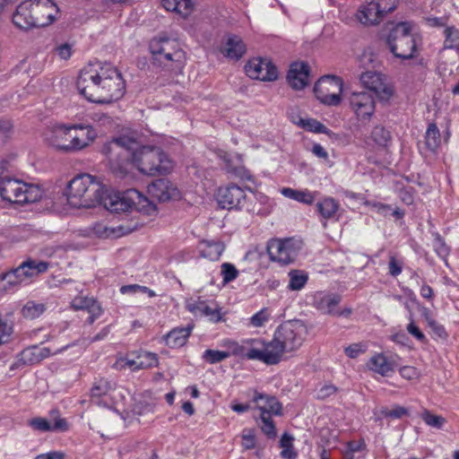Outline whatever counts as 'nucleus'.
Returning a JSON list of instances; mask_svg holds the SVG:
<instances>
[{
  "label": "nucleus",
  "instance_id": "f257e3e1",
  "mask_svg": "<svg viewBox=\"0 0 459 459\" xmlns=\"http://www.w3.org/2000/svg\"><path fill=\"white\" fill-rule=\"evenodd\" d=\"M102 152L108 159L111 172L121 179H133L131 167L148 176L167 174L174 168V162L159 147H138L134 139L126 135L104 144Z\"/></svg>",
  "mask_w": 459,
  "mask_h": 459
},
{
  "label": "nucleus",
  "instance_id": "f03ea898",
  "mask_svg": "<svg viewBox=\"0 0 459 459\" xmlns=\"http://www.w3.org/2000/svg\"><path fill=\"white\" fill-rule=\"evenodd\" d=\"M81 95L91 102L108 104L120 100L126 92L122 74L108 63H90L84 66L77 79Z\"/></svg>",
  "mask_w": 459,
  "mask_h": 459
},
{
  "label": "nucleus",
  "instance_id": "7ed1b4c3",
  "mask_svg": "<svg viewBox=\"0 0 459 459\" xmlns=\"http://www.w3.org/2000/svg\"><path fill=\"white\" fill-rule=\"evenodd\" d=\"M45 142L64 152H76L89 147L97 138L95 128L82 124H55L44 132Z\"/></svg>",
  "mask_w": 459,
  "mask_h": 459
},
{
  "label": "nucleus",
  "instance_id": "20e7f679",
  "mask_svg": "<svg viewBox=\"0 0 459 459\" xmlns=\"http://www.w3.org/2000/svg\"><path fill=\"white\" fill-rule=\"evenodd\" d=\"M59 15V7L53 0H24L16 7L12 22L15 27L28 30L49 26Z\"/></svg>",
  "mask_w": 459,
  "mask_h": 459
},
{
  "label": "nucleus",
  "instance_id": "39448f33",
  "mask_svg": "<svg viewBox=\"0 0 459 459\" xmlns=\"http://www.w3.org/2000/svg\"><path fill=\"white\" fill-rule=\"evenodd\" d=\"M99 204H102L108 211L117 213L132 209L147 216H156L158 213L156 204L134 188L119 193L108 191L104 186Z\"/></svg>",
  "mask_w": 459,
  "mask_h": 459
},
{
  "label": "nucleus",
  "instance_id": "423d86ee",
  "mask_svg": "<svg viewBox=\"0 0 459 459\" xmlns=\"http://www.w3.org/2000/svg\"><path fill=\"white\" fill-rule=\"evenodd\" d=\"M104 185L94 176L80 174L71 179L65 190L70 206L91 208L99 204Z\"/></svg>",
  "mask_w": 459,
  "mask_h": 459
},
{
  "label": "nucleus",
  "instance_id": "0eeeda50",
  "mask_svg": "<svg viewBox=\"0 0 459 459\" xmlns=\"http://www.w3.org/2000/svg\"><path fill=\"white\" fill-rule=\"evenodd\" d=\"M387 44L394 56L404 60L412 59L420 54L422 39L415 23L401 22L390 30Z\"/></svg>",
  "mask_w": 459,
  "mask_h": 459
},
{
  "label": "nucleus",
  "instance_id": "6e6552de",
  "mask_svg": "<svg viewBox=\"0 0 459 459\" xmlns=\"http://www.w3.org/2000/svg\"><path fill=\"white\" fill-rule=\"evenodd\" d=\"M149 49L154 60L160 65L171 70H181L186 63V54L179 42L166 35L152 39Z\"/></svg>",
  "mask_w": 459,
  "mask_h": 459
},
{
  "label": "nucleus",
  "instance_id": "1a4fd4ad",
  "mask_svg": "<svg viewBox=\"0 0 459 459\" xmlns=\"http://www.w3.org/2000/svg\"><path fill=\"white\" fill-rule=\"evenodd\" d=\"M49 264L29 258L18 267L13 269L1 277L3 287L5 290L16 289L31 283L39 274L48 271Z\"/></svg>",
  "mask_w": 459,
  "mask_h": 459
},
{
  "label": "nucleus",
  "instance_id": "9d476101",
  "mask_svg": "<svg viewBox=\"0 0 459 459\" xmlns=\"http://www.w3.org/2000/svg\"><path fill=\"white\" fill-rule=\"evenodd\" d=\"M43 195L42 189L33 184H27L22 180L4 178L0 181V195L10 203L29 204L39 201Z\"/></svg>",
  "mask_w": 459,
  "mask_h": 459
},
{
  "label": "nucleus",
  "instance_id": "9b49d317",
  "mask_svg": "<svg viewBox=\"0 0 459 459\" xmlns=\"http://www.w3.org/2000/svg\"><path fill=\"white\" fill-rule=\"evenodd\" d=\"M124 398L122 392L117 389V384L108 378L96 379L91 388V399L100 407L115 409Z\"/></svg>",
  "mask_w": 459,
  "mask_h": 459
},
{
  "label": "nucleus",
  "instance_id": "f8f14e48",
  "mask_svg": "<svg viewBox=\"0 0 459 459\" xmlns=\"http://www.w3.org/2000/svg\"><path fill=\"white\" fill-rule=\"evenodd\" d=\"M343 82L334 75H325L321 77L314 86L316 98L320 103L337 107L342 101Z\"/></svg>",
  "mask_w": 459,
  "mask_h": 459
},
{
  "label": "nucleus",
  "instance_id": "ddd939ff",
  "mask_svg": "<svg viewBox=\"0 0 459 459\" xmlns=\"http://www.w3.org/2000/svg\"><path fill=\"white\" fill-rule=\"evenodd\" d=\"M307 334L306 325L300 321H288L281 325L274 333L285 352L298 350Z\"/></svg>",
  "mask_w": 459,
  "mask_h": 459
},
{
  "label": "nucleus",
  "instance_id": "4468645a",
  "mask_svg": "<svg viewBox=\"0 0 459 459\" xmlns=\"http://www.w3.org/2000/svg\"><path fill=\"white\" fill-rule=\"evenodd\" d=\"M302 248V242L294 238L272 239L267 244V253L272 262L281 265L292 264Z\"/></svg>",
  "mask_w": 459,
  "mask_h": 459
},
{
  "label": "nucleus",
  "instance_id": "2eb2a0df",
  "mask_svg": "<svg viewBox=\"0 0 459 459\" xmlns=\"http://www.w3.org/2000/svg\"><path fill=\"white\" fill-rule=\"evenodd\" d=\"M359 82L365 89L374 92L380 101H388L394 96V85L380 72L368 70L359 75Z\"/></svg>",
  "mask_w": 459,
  "mask_h": 459
},
{
  "label": "nucleus",
  "instance_id": "dca6fc26",
  "mask_svg": "<svg viewBox=\"0 0 459 459\" xmlns=\"http://www.w3.org/2000/svg\"><path fill=\"white\" fill-rule=\"evenodd\" d=\"M395 6L396 0H367L366 4L358 11L356 18L364 25L377 24Z\"/></svg>",
  "mask_w": 459,
  "mask_h": 459
},
{
  "label": "nucleus",
  "instance_id": "f3484780",
  "mask_svg": "<svg viewBox=\"0 0 459 459\" xmlns=\"http://www.w3.org/2000/svg\"><path fill=\"white\" fill-rule=\"evenodd\" d=\"M247 75L254 80L273 82L278 78V69L267 57L255 56L248 60L245 65Z\"/></svg>",
  "mask_w": 459,
  "mask_h": 459
},
{
  "label": "nucleus",
  "instance_id": "a211bd4d",
  "mask_svg": "<svg viewBox=\"0 0 459 459\" xmlns=\"http://www.w3.org/2000/svg\"><path fill=\"white\" fill-rule=\"evenodd\" d=\"M348 100L351 111L359 121L368 122L374 116L376 101L368 92L354 91L350 95Z\"/></svg>",
  "mask_w": 459,
  "mask_h": 459
},
{
  "label": "nucleus",
  "instance_id": "6ab92c4d",
  "mask_svg": "<svg viewBox=\"0 0 459 459\" xmlns=\"http://www.w3.org/2000/svg\"><path fill=\"white\" fill-rule=\"evenodd\" d=\"M253 351L255 353V360H259L268 365L277 364L285 353L280 342H277L275 335L268 342L256 339Z\"/></svg>",
  "mask_w": 459,
  "mask_h": 459
},
{
  "label": "nucleus",
  "instance_id": "aec40b11",
  "mask_svg": "<svg viewBox=\"0 0 459 459\" xmlns=\"http://www.w3.org/2000/svg\"><path fill=\"white\" fill-rule=\"evenodd\" d=\"M186 307L196 317H205L214 323L221 319V308L213 301L202 300L200 298H191L186 300Z\"/></svg>",
  "mask_w": 459,
  "mask_h": 459
},
{
  "label": "nucleus",
  "instance_id": "412c9836",
  "mask_svg": "<svg viewBox=\"0 0 459 459\" xmlns=\"http://www.w3.org/2000/svg\"><path fill=\"white\" fill-rule=\"evenodd\" d=\"M147 192L152 198L160 202L177 200L181 196L178 188L169 179L160 178L148 186Z\"/></svg>",
  "mask_w": 459,
  "mask_h": 459
},
{
  "label": "nucleus",
  "instance_id": "4be33fe9",
  "mask_svg": "<svg viewBox=\"0 0 459 459\" xmlns=\"http://www.w3.org/2000/svg\"><path fill=\"white\" fill-rule=\"evenodd\" d=\"M50 415L53 419V422H50L48 420L41 417H36L31 419L29 421V426L31 427L34 430L39 432H48V431H67L69 429V425L65 419L61 418L58 414V411H52Z\"/></svg>",
  "mask_w": 459,
  "mask_h": 459
},
{
  "label": "nucleus",
  "instance_id": "5701e85b",
  "mask_svg": "<svg viewBox=\"0 0 459 459\" xmlns=\"http://www.w3.org/2000/svg\"><path fill=\"white\" fill-rule=\"evenodd\" d=\"M287 80L294 90L304 89L309 83L308 66L303 62L293 63L288 72Z\"/></svg>",
  "mask_w": 459,
  "mask_h": 459
},
{
  "label": "nucleus",
  "instance_id": "b1692460",
  "mask_svg": "<svg viewBox=\"0 0 459 459\" xmlns=\"http://www.w3.org/2000/svg\"><path fill=\"white\" fill-rule=\"evenodd\" d=\"M341 297L337 294L316 292L314 296V306L322 313L328 315H343L337 308Z\"/></svg>",
  "mask_w": 459,
  "mask_h": 459
},
{
  "label": "nucleus",
  "instance_id": "393cba45",
  "mask_svg": "<svg viewBox=\"0 0 459 459\" xmlns=\"http://www.w3.org/2000/svg\"><path fill=\"white\" fill-rule=\"evenodd\" d=\"M255 408L260 411V417L281 415V404L273 396L255 394L254 396Z\"/></svg>",
  "mask_w": 459,
  "mask_h": 459
},
{
  "label": "nucleus",
  "instance_id": "a878e982",
  "mask_svg": "<svg viewBox=\"0 0 459 459\" xmlns=\"http://www.w3.org/2000/svg\"><path fill=\"white\" fill-rule=\"evenodd\" d=\"M451 133L446 126L441 135L437 125L432 123L427 128L425 134V145L430 152H436L441 146L442 142L447 143L450 138Z\"/></svg>",
  "mask_w": 459,
  "mask_h": 459
},
{
  "label": "nucleus",
  "instance_id": "bb28decb",
  "mask_svg": "<svg viewBox=\"0 0 459 459\" xmlns=\"http://www.w3.org/2000/svg\"><path fill=\"white\" fill-rule=\"evenodd\" d=\"M369 370L374 371L383 377L389 376L394 372V363L389 360L383 353H375L367 363Z\"/></svg>",
  "mask_w": 459,
  "mask_h": 459
},
{
  "label": "nucleus",
  "instance_id": "cd10ccee",
  "mask_svg": "<svg viewBox=\"0 0 459 459\" xmlns=\"http://www.w3.org/2000/svg\"><path fill=\"white\" fill-rule=\"evenodd\" d=\"M197 248L201 256L214 261L220 258L225 246L219 241L202 240Z\"/></svg>",
  "mask_w": 459,
  "mask_h": 459
},
{
  "label": "nucleus",
  "instance_id": "c85d7f7f",
  "mask_svg": "<svg viewBox=\"0 0 459 459\" xmlns=\"http://www.w3.org/2000/svg\"><path fill=\"white\" fill-rule=\"evenodd\" d=\"M193 330L192 325L178 327L171 330L165 338L166 344L170 348L182 347Z\"/></svg>",
  "mask_w": 459,
  "mask_h": 459
},
{
  "label": "nucleus",
  "instance_id": "c756f323",
  "mask_svg": "<svg viewBox=\"0 0 459 459\" xmlns=\"http://www.w3.org/2000/svg\"><path fill=\"white\" fill-rule=\"evenodd\" d=\"M162 6L169 12L178 13L182 17H187L194 10L193 0H160Z\"/></svg>",
  "mask_w": 459,
  "mask_h": 459
},
{
  "label": "nucleus",
  "instance_id": "7c9ffc66",
  "mask_svg": "<svg viewBox=\"0 0 459 459\" xmlns=\"http://www.w3.org/2000/svg\"><path fill=\"white\" fill-rule=\"evenodd\" d=\"M316 208L324 219H333L340 210V204L334 198L325 196L317 202Z\"/></svg>",
  "mask_w": 459,
  "mask_h": 459
},
{
  "label": "nucleus",
  "instance_id": "2f4dec72",
  "mask_svg": "<svg viewBox=\"0 0 459 459\" xmlns=\"http://www.w3.org/2000/svg\"><path fill=\"white\" fill-rule=\"evenodd\" d=\"M280 192L286 198L292 199L305 204H312L316 199L315 193L308 189L297 190L290 187H282Z\"/></svg>",
  "mask_w": 459,
  "mask_h": 459
},
{
  "label": "nucleus",
  "instance_id": "473e14b6",
  "mask_svg": "<svg viewBox=\"0 0 459 459\" xmlns=\"http://www.w3.org/2000/svg\"><path fill=\"white\" fill-rule=\"evenodd\" d=\"M255 340L256 339H248L241 341L240 342H231V354L255 360V353L253 350H255Z\"/></svg>",
  "mask_w": 459,
  "mask_h": 459
},
{
  "label": "nucleus",
  "instance_id": "72a5a7b5",
  "mask_svg": "<svg viewBox=\"0 0 459 459\" xmlns=\"http://www.w3.org/2000/svg\"><path fill=\"white\" fill-rule=\"evenodd\" d=\"M21 355L24 363L34 364L48 357L50 355V351L48 348L34 346L25 349Z\"/></svg>",
  "mask_w": 459,
  "mask_h": 459
},
{
  "label": "nucleus",
  "instance_id": "f704fd0d",
  "mask_svg": "<svg viewBox=\"0 0 459 459\" xmlns=\"http://www.w3.org/2000/svg\"><path fill=\"white\" fill-rule=\"evenodd\" d=\"M136 357L140 369L153 368L158 366L159 359L158 355L154 352H151L144 350L132 351V356Z\"/></svg>",
  "mask_w": 459,
  "mask_h": 459
},
{
  "label": "nucleus",
  "instance_id": "c9c22d12",
  "mask_svg": "<svg viewBox=\"0 0 459 459\" xmlns=\"http://www.w3.org/2000/svg\"><path fill=\"white\" fill-rule=\"evenodd\" d=\"M288 275L290 278L288 288L291 290H302L308 281L307 273L300 270H290Z\"/></svg>",
  "mask_w": 459,
  "mask_h": 459
},
{
  "label": "nucleus",
  "instance_id": "e433bc0d",
  "mask_svg": "<svg viewBox=\"0 0 459 459\" xmlns=\"http://www.w3.org/2000/svg\"><path fill=\"white\" fill-rule=\"evenodd\" d=\"M117 370L130 369L131 371L140 370L139 362L134 356H132V351L128 352L125 357H119L113 366Z\"/></svg>",
  "mask_w": 459,
  "mask_h": 459
},
{
  "label": "nucleus",
  "instance_id": "4c0bfd02",
  "mask_svg": "<svg viewBox=\"0 0 459 459\" xmlns=\"http://www.w3.org/2000/svg\"><path fill=\"white\" fill-rule=\"evenodd\" d=\"M46 310L43 303L35 302L33 300L27 301L22 308V315L28 319H34L41 316Z\"/></svg>",
  "mask_w": 459,
  "mask_h": 459
},
{
  "label": "nucleus",
  "instance_id": "58836bf2",
  "mask_svg": "<svg viewBox=\"0 0 459 459\" xmlns=\"http://www.w3.org/2000/svg\"><path fill=\"white\" fill-rule=\"evenodd\" d=\"M120 292L124 295H147L150 298L156 296L154 290L138 284L124 285L120 288Z\"/></svg>",
  "mask_w": 459,
  "mask_h": 459
},
{
  "label": "nucleus",
  "instance_id": "ea45409f",
  "mask_svg": "<svg viewBox=\"0 0 459 459\" xmlns=\"http://www.w3.org/2000/svg\"><path fill=\"white\" fill-rule=\"evenodd\" d=\"M280 446L282 448L281 455L284 459H295L297 453L293 449V437L285 433L280 440Z\"/></svg>",
  "mask_w": 459,
  "mask_h": 459
},
{
  "label": "nucleus",
  "instance_id": "a19ab883",
  "mask_svg": "<svg viewBox=\"0 0 459 459\" xmlns=\"http://www.w3.org/2000/svg\"><path fill=\"white\" fill-rule=\"evenodd\" d=\"M420 417L428 426L437 429H441L446 423V418L441 415L434 414L429 410H424L421 412Z\"/></svg>",
  "mask_w": 459,
  "mask_h": 459
},
{
  "label": "nucleus",
  "instance_id": "79ce46f5",
  "mask_svg": "<svg viewBox=\"0 0 459 459\" xmlns=\"http://www.w3.org/2000/svg\"><path fill=\"white\" fill-rule=\"evenodd\" d=\"M297 124L310 132L326 134L328 129L322 123L314 118H300Z\"/></svg>",
  "mask_w": 459,
  "mask_h": 459
},
{
  "label": "nucleus",
  "instance_id": "37998d69",
  "mask_svg": "<svg viewBox=\"0 0 459 459\" xmlns=\"http://www.w3.org/2000/svg\"><path fill=\"white\" fill-rule=\"evenodd\" d=\"M371 139L379 146H386L391 139V135L385 127L376 126L371 132Z\"/></svg>",
  "mask_w": 459,
  "mask_h": 459
},
{
  "label": "nucleus",
  "instance_id": "c03bdc74",
  "mask_svg": "<svg viewBox=\"0 0 459 459\" xmlns=\"http://www.w3.org/2000/svg\"><path fill=\"white\" fill-rule=\"evenodd\" d=\"M246 200V194L243 187L231 182V209L240 208Z\"/></svg>",
  "mask_w": 459,
  "mask_h": 459
},
{
  "label": "nucleus",
  "instance_id": "a18cd8bd",
  "mask_svg": "<svg viewBox=\"0 0 459 459\" xmlns=\"http://www.w3.org/2000/svg\"><path fill=\"white\" fill-rule=\"evenodd\" d=\"M229 356L230 351H228L206 350L203 353V359L210 364L221 362L227 359Z\"/></svg>",
  "mask_w": 459,
  "mask_h": 459
},
{
  "label": "nucleus",
  "instance_id": "49530a36",
  "mask_svg": "<svg viewBox=\"0 0 459 459\" xmlns=\"http://www.w3.org/2000/svg\"><path fill=\"white\" fill-rule=\"evenodd\" d=\"M445 47L446 48H455L459 45V30L455 27H448L445 30Z\"/></svg>",
  "mask_w": 459,
  "mask_h": 459
},
{
  "label": "nucleus",
  "instance_id": "de8ad7c7",
  "mask_svg": "<svg viewBox=\"0 0 459 459\" xmlns=\"http://www.w3.org/2000/svg\"><path fill=\"white\" fill-rule=\"evenodd\" d=\"M271 313L268 308H262L250 318V325L253 327L264 326L270 319Z\"/></svg>",
  "mask_w": 459,
  "mask_h": 459
},
{
  "label": "nucleus",
  "instance_id": "09e8293b",
  "mask_svg": "<svg viewBox=\"0 0 459 459\" xmlns=\"http://www.w3.org/2000/svg\"><path fill=\"white\" fill-rule=\"evenodd\" d=\"M215 200L217 202L219 208L229 209L230 208V186H225L220 187L215 195Z\"/></svg>",
  "mask_w": 459,
  "mask_h": 459
},
{
  "label": "nucleus",
  "instance_id": "8fccbe9b",
  "mask_svg": "<svg viewBox=\"0 0 459 459\" xmlns=\"http://www.w3.org/2000/svg\"><path fill=\"white\" fill-rule=\"evenodd\" d=\"M368 350V345L365 342L352 343L344 349L346 356L351 359H356L361 354H364Z\"/></svg>",
  "mask_w": 459,
  "mask_h": 459
},
{
  "label": "nucleus",
  "instance_id": "3c124183",
  "mask_svg": "<svg viewBox=\"0 0 459 459\" xmlns=\"http://www.w3.org/2000/svg\"><path fill=\"white\" fill-rule=\"evenodd\" d=\"M261 420V429L269 438H274L276 437V428L272 420V416L260 417Z\"/></svg>",
  "mask_w": 459,
  "mask_h": 459
},
{
  "label": "nucleus",
  "instance_id": "603ef678",
  "mask_svg": "<svg viewBox=\"0 0 459 459\" xmlns=\"http://www.w3.org/2000/svg\"><path fill=\"white\" fill-rule=\"evenodd\" d=\"M247 51V46L242 39L237 36L231 37V57H241Z\"/></svg>",
  "mask_w": 459,
  "mask_h": 459
},
{
  "label": "nucleus",
  "instance_id": "864d4df0",
  "mask_svg": "<svg viewBox=\"0 0 459 459\" xmlns=\"http://www.w3.org/2000/svg\"><path fill=\"white\" fill-rule=\"evenodd\" d=\"M255 437L254 431L246 429L241 435V445L245 449H252L255 446Z\"/></svg>",
  "mask_w": 459,
  "mask_h": 459
},
{
  "label": "nucleus",
  "instance_id": "5fc2aeb1",
  "mask_svg": "<svg viewBox=\"0 0 459 459\" xmlns=\"http://www.w3.org/2000/svg\"><path fill=\"white\" fill-rule=\"evenodd\" d=\"M85 310H87L89 313V317L87 321L90 324H92L95 321V319L98 318L102 313V309L100 304L94 299H91V301L90 302Z\"/></svg>",
  "mask_w": 459,
  "mask_h": 459
},
{
  "label": "nucleus",
  "instance_id": "6e6d98bb",
  "mask_svg": "<svg viewBox=\"0 0 459 459\" xmlns=\"http://www.w3.org/2000/svg\"><path fill=\"white\" fill-rule=\"evenodd\" d=\"M92 231L100 238H109L114 235V229L107 227L103 222H98L93 225Z\"/></svg>",
  "mask_w": 459,
  "mask_h": 459
},
{
  "label": "nucleus",
  "instance_id": "4d7b16f0",
  "mask_svg": "<svg viewBox=\"0 0 459 459\" xmlns=\"http://www.w3.org/2000/svg\"><path fill=\"white\" fill-rule=\"evenodd\" d=\"M433 247L437 254L442 259H446L449 254V247L440 238H436L433 241Z\"/></svg>",
  "mask_w": 459,
  "mask_h": 459
},
{
  "label": "nucleus",
  "instance_id": "13d9d810",
  "mask_svg": "<svg viewBox=\"0 0 459 459\" xmlns=\"http://www.w3.org/2000/svg\"><path fill=\"white\" fill-rule=\"evenodd\" d=\"M399 373L404 379L413 380L420 377V372L414 367L404 366L399 369Z\"/></svg>",
  "mask_w": 459,
  "mask_h": 459
},
{
  "label": "nucleus",
  "instance_id": "bf43d9fd",
  "mask_svg": "<svg viewBox=\"0 0 459 459\" xmlns=\"http://www.w3.org/2000/svg\"><path fill=\"white\" fill-rule=\"evenodd\" d=\"M383 414L385 417L399 419V418L408 415V410L403 406L395 405L391 410L383 411Z\"/></svg>",
  "mask_w": 459,
  "mask_h": 459
},
{
  "label": "nucleus",
  "instance_id": "052dcab7",
  "mask_svg": "<svg viewBox=\"0 0 459 459\" xmlns=\"http://www.w3.org/2000/svg\"><path fill=\"white\" fill-rule=\"evenodd\" d=\"M346 446L345 459H350L351 457L353 459L352 454L362 450L364 447V442L362 440L351 441L347 443Z\"/></svg>",
  "mask_w": 459,
  "mask_h": 459
},
{
  "label": "nucleus",
  "instance_id": "680f3d73",
  "mask_svg": "<svg viewBox=\"0 0 459 459\" xmlns=\"http://www.w3.org/2000/svg\"><path fill=\"white\" fill-rule=\"evenodd\" d=\"M262 257V252L258 247L249 249L244 255L243 261L256 264Z\"/></svg>",
  "mask_w": 459,
  "mask_h": 459
},
{
  "label": "nucleus",
  "instance_id": "e2e57ef3",
  "mask_svg": "<svg viewBox=\"0 0 459 459\" xmlns=\"http://www.w3.org/2000/svg\"><path fill=\"white\" fill-rule=\"evenodd\" d=\"M408 333L411 334L415 339L421 342H426V336L424 333L420 330V328L415 325L414 322H411L407 327H406Z\"/></svg>",
  "mask_w": 459,
  "mask_h": 459
},
{
  "label": "nucleus",
  "instance_id": "0e129e2a",
  "mask_svg": "<svg viewBox=\"0 0 459 459\" xmlns=\"http://www.w3.org/2000/svg\"><path fill=\"white\" fill-rule=\"evenodd\" d=\"M91 299L87 297H76L72 300L71 305L76 310L86 309Z\"/></svg>",
  "mask_w": 459,
  "mask_h": 459
},
{
  "label": "nucleus",
  "instance_id": "69168bd1",
  "mask_svg": "<svg viewBox=\"0 0 459 459\" xmlns=\"http://www.w3.org/2000/svg\"><path fill=\"white\" fill-rule=\"evenodd\" d=\"M234 178H239L245 183H254L251 174L244 168L236 169L234 170Z\"/></svg>",
  "mask_w": 459,
  "mask_h": 459
},
{
  "label": "nucleus",
  "instance_id": "338daca9",
  "mask_svg": "<svg viewBox=\"0 0 459 459\" xmlns=\"http://www.w3.org/2000/svg\"><path fill=\"white\" fill-rule=\"evenodd\" d=\"M335 386L332 385H325L318 390L317 396L321 399H325L328 396L333 395V394H335Z\"/></svg>",
  "mask_w": 459,
  "mask_h": 459
},
{
  "label": "nucleus",
  "instance_id": "774afa93",
  "mask_svg": "<svg viewBox=\"0 0 459 459\" xmlns=\"http://www.w3.org/2000/svg\"><path fill=\"white\" fill-rule=\"evenodd\" d=\"M35 459H65V453L61 451H51L46 454L39 455Z\"/></svg>",
  "mask_w": 459,
  "mask_h": 459
}]
</instances>
